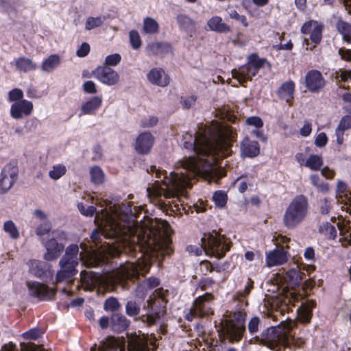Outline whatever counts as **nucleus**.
<instances>
[{"instance_id":"obj_1","label":"nucleus","mask_w":351,"mask_h":351,"mask_svg":"<svg viewBox=\"0 0 351 351\" xmlns=\"http://www.w3.org/2000/svg\"><path fill=\"white\" fill-rule=\"evenodd\" d=\"M129 205H114L97 213L95 223L97 229L91 234L92 242L97 249L85 243L70 245L60 261V270L56 274V282H71L81 260L88 267H95L107 256H115L128 247L136 250L138 245L147 252L168 250L171 244L170 226L165 221L145 220L139 225L135 220Z\"/></svg>"},{"instance_id":"obj_2","label":"nucleus","mask_w":351,"mask_h":351,"mask_svg":"<svg viewBox=\"0 0 351 351\" xmlns=\"http://www.w3.org/2000/svg\"><path fill=\"white\" fill-rule=\"evenodd\" d=\"M237 134L228 125L214 121L198 132L194 138L186 133L183 136V145L186 149H193L195 156L183 159L178 163L175 169L167 176L165 170L151 167L150 171L155 173L156 180L147 189V196L154 204L168 206L173 212H180V206L174 204L173 209L169 201L163 202L162 198L170 199L187 196V190L192 186L191 178L199 176L209 181L217 180L224 176L223 169L216 165L221 158L232 152V141Z\"/></svg>"},{"instance_id":"obj_3","label":"nucleus","mask_w":351,"mask_h":351,"mask_svg":"<svg viewBox=\"0 0 351 351\" xmlns=\"http://www.w3.org/2000/svg\"><path fill=\"white\" fill-rule=\"evenodd\" d=\"M151 265L148 255L141 253L136 263L127 262L111 272L98 274L92 271H82L80 273L82 286L85 291L97 288L102 293L111 291L115 284H121L127 279L136 278L140 274L147 273Z\"/></svg>"},{"instance_id":"obj_4","label":"nucleus","mask_w":351,"mask_h":351,"mask_svg":"<svg viewBox=\"0 0 351 351\" xmlns=\"http://www.w3.org/2000/svg\"><path fill=\"white\" fill-rule=\"evenodd\" d=\"M201 241V248L190 245L187 250L195 255H199L204 251L208 256L221 258L230 248L228 239L218 233L204 234Z\"/></svg>"},{"instance_id":"obj_5","label":"nucleus","mask_w":351,"mask_h":351,"mask_svg":"<svg viewBox=\"0 0 351 351\" xmlns=\"http://www.w3.org/2000/svg\"><path fill=\"white\" fill-rule=\"evenodd\" d=\"M295 326V322L291 319L282 321L274 327L268 328L261 334V341L271 350L278 351V346L285 345L292 337L291 330Z\"/></svg>"},{"instance_id":"obj_6","label":"nucleus","mask_w":351,"mask_h":351,"mask_svg":"<svg viewBox=\"0 0 351 351\" xmlns=\"http://www.w3.org/2000/svg\"><path fill=\"white\" fill-rule=\"evenodd\" d=\"M307 198L303 195L295 197L288 204L283 215V223L289 229H293L302 223L308 212Z\"/></svg>"},{"instance_id":"obj_7","label":"nucleus","mask_w":351,"mask_h":351,"mask_svg":"<svg viewBox=\"0 0 351 351\" xmlns=\"http://www.w3.org/2000/svg\"><path fill=\"white\" fill-rule=\"evenodd\" d=\"M23 97V91L18 88L10 90L8 93V101L11 103L10 114L14 119L29 117L33 112V103Z\"/></svg>"},{"instance_id":"obj_8","label":"nucleus","mask_w":351,"mask_h":351,"mask_svg":"<svg viewBox=\"0 0 351 351\" xmlns=\"http://www.w3.org/2000/svg\"><path fill=\"white\" fill-rule=\"evenodd\" d=\"M264 62V60L259 58L257 56L251 55L246 64L232 71V76L240 84L244 86L245 82L251 81L252 77L258 73V70L263 66Z\"/></svg>"},{"instance_id":"obj_9","label":"nucleus","mask_w":351,"mask_h":351,"mask_svg":"<svg viewBox=\"0 0 351 351\" xmlns=\"http://www.w3.org/2000/svg\"><path fill=\"white\" fill-rule=\"evenodd\" d=\"M245 314L238 311L234 313L231 320L226 321L222 326L223 335L230 341H239L245 331Z\"/></svg>"},{"instance_id":"obj_10","label":"nucleus","mask_w":351,"mask_h":351,"mask_svg":"<svg viewBox=\"0 0 351 351\" xmlns=\"http://www.w3.org/2000/svg\"><path fill=\"white\" fill-rule=\"evenodd\" d=\"M212 300L213 296L208 293L197 298L193 307L186 313L185 318L191 321L195 317H201L212 314Z\"/></svg>"},{"instance_id":"obj_11","label":"nucleus","mask_w":351,"mask_h":351,"mask_svg":"<svg viewBox=\"0 0 351 351\" xmlns=\"http://www.w3.org/2000/svg\"><path fill=\"white\" fill-rule=\"evenodd\" d=\"M308 151L309 148L306 147L305 151L297 153L295 156V160L300 166L310 170H320L324 164L323 157L318 154H310Z\"/></svg>"},{"instance_id":"obj_12","label":"nucleus","mask_w":351,"mask_h":351,"mask_svg":"<svg viewBox=\"0 0 351 351\" xmlns=\"http://www.w3.org/2000/svg\"><path fill=\"white\" fill-rule=\"evenodd\" d=\"M18 167L9 163L2 169L0 173V194L7 193L13 186L18 178Z\"/></svg>"},{"instance_id":"obj_13","label":"nucleus","mask_w":351,"mask_h":351,"mask_svg":"<svg viewBox=\"0 0 351 351\" xmlns=\"http://www.w3.org/2000/svg\"><path fill=\"white\" fill-rule=\"evenodd\" d=\"M93 76L108 86L116 84L119 80L118 73L108 66H98L93 71Z\"/></svg>"},{"instance_id":"obj_14","label":"nucleus","mask_w":351,"mask_h":351,"mask_svg":"<svg viewBox=\"0 0 351 351\" xmlns=\"http://www.w3.org/2000/svg\"><path fill=\"white\" fill-rule=\"evenodd\" d=\"M27 286L29 294L40 300H50L55 295V290L47 285L35 281L27 282Z\"/></svg>"},{"instance_id":"obj_15","label":"nucleus","mask_w":351,"mask_h":351,"mask_svg":"<svg viewBox=\"0 0 351 351\" xmlns=\"http://www.w3.org/2000/svg\"><path fill=\"white\" fill-rule=\"evenodd\" d=\"M154 143V137L152 133L145 132L141 133L136 138L134 149L139 154H147Z\"/></svg>"},{"instance_id":"obj_16","label":"nucleus","mask_w":351,"mask_h":351,"mask_svg":"<svg viewBox=\"0 0 351 351\" xmlns=\"http://www.w3.org/2000/svg\"><path fill=\"white\" fill-rule=\"evenodd\" d=\"M322 25L317 21H309L302 26L301 32L303 34L308 35L311 41L317 45L322 39Z\"/></svg>"},{"instance_id":"obj_17","label":"nucleus","mask_w":351,"mask_h":351,"mask_svg":"<svg viewBox=\"0 0 351 351\" xmlns=\"http://www.w3.org/2000/svg\"><path fill=\"white\" fill-rule=\"evenodd\" d=\"M306 86L312 92L318 91L325 86L322 73L317 70L308 71L305 77Z\"/></svg>"},{"instance_id":"obj_18","label":"nucleus","mask_w":351,"mask_h":351,"mask_svg":"<svg viewBox=\"0 0 351 351\" xmlns=\"http://www.w3.org/2000/svg\"><path fill=\"white\" fill-rule=\"evenodd\" d=\"M148 81L154 85L165 87L169 83V77L160 68L152 69L147 75Z\"/></svg>"},{"instance_id":"obj_19","label":"nucleus","mask_w":351,"mask_h":351,"mask_svg":"<svg viewBox=\"0 0 351 351\" xmlns=\"http://www.w3.org/2000/svg\"><path fill=\"white\" fill-rule=\"evenodd\" d=\"M287 260V254L284 250L276 248L266 253L265 263L269 267L282 265Z\"/></svg>"},{"instance_id":"obj_20","label":"nucleus","mask_w":351,"mask_h":351,"mask_svg":"<svg viewBox=\"0 0 351 351\" xmlns=\"http://www.w3.org/2000/svg\"><path fill=\"white\" fill-rule=\"evenodd\" d=\"M260 154V145L257 141L245 137L241 143V155L242 157L254 158Z\"/></svg>"},{"instance_id":"obj_21","label":"nucleus","mask_w":351,"mask_h":351,"mask_svg":"<svg viewBox=\"0 0 351 351\" xmlns=\"http://www.w3.org/2000/svg\"><path fill=\"white\" fill-rule=\"evenodd\" d=\"M47 252L45 254V258L47 261H53L58 258L63 251L64 246L61 243H58L56 239H51L45 243Z\"/></svg>"},{"instance_id":"obj_22","label":"nucleus","mask_w":351,"mask_h":351,"mask_svg":"<svg viewBox=\"0 0 351 351\" xmlns=\"http://www.w3.org/2000/svg\"><path fill=\"white\" fill-rule=\"evenodd\" d=\"M102 104V98L100 96L93 97L85 101L81 107L80 115L93 114L100 108Z\"/></svg>"},{"instance_id":"obj_23","label":"nucleus","mask_w":351,"mask_h":351,"mask_svg":"<svg viewBox=\"0 0 351 351\" xmlns=\"http://www.w3.org/2000/svg\"><path fill=\"white\" fill-rule=\"evenodd\" d=\"M14 64L17 71L19 72L27 73L35 70L37 64L32 59L20 56L14 60Z\"/></svg>"},{"instance_id":"obj_24","label":"nucleus","mask_w":351,"mask_h":351,"mask_svg":"<svg viewBox=\"0 0 351 351\" xmlns=\"http://www.w3.org/2000/svg\"><path fill=\"white\" fill-rule=\"evenodd\" d=\"M208 29L217 32L226 33L230 31L229 25L223 22L221 17L218 16H212L207 21Z\"/></svg>"},{"instance_id":"obj_25","label":"nucleus","mask_w":351,"mask_h":351,"mask_svg":"<svg viewBox=\"0 0 351 351\" xmlns=\"http://www.w3.org/2000/svg\"><path fill=\"white\" fill-rule=\"evenodd\" d=\"M350 128H351V115H346L341 118L335 130L338 144L341 145L343 143L344 132Z\"/></svg>"},{"instance_id":"obj_26","label":"nucleus","mask_w":351,"mask_h":351,"mask_svg":"<svg viewBox=\"0 0 351 351\" xmlns=\"http://www.w3.org/2000/svg\"><path fill=\"white\" fill-rule=\"evenodd\" d=\"M338 201L346 205L351 206V191L347 190V185L342 181H338L336 189Z\"/></svg>"},{"instance_id":"obj_27","label":"nucleus","mask_w":351,"mask_h":351,"mask_svg":"<svg viewBox=\"0 0 351 351\" xmlns=\"http://www.w3.org/2000/svg\"><path fill=\"white\" fill-rule=\"evenodd\" d=\"M124 348L125 345L121 340L109 337L98 351H124Z\"/></svg>"},{"instance_id":"obj_28","label":"nucleus","mask_w":351,"mask_h":351,"mask_svg":"<svg viewBox=\"0 0 351 351\" xmlns=\"http://www.w3.org/2000/svg\"><path fill=\"white\" fill-rule=\"evenodd\" d=\"M294 90V83L291 81H289L281 85L278 90V93L282 99L285 100L287 102H289L293 97Z\"/></svg>"},{"instance_id":"obj_29","label":"nucleus","mask_w":351,"mask_h":351,"mask_svg":"<svg viewBox=\"0 0 351 351\" xmlns=\"http://www.w3.org/2000/svg\"><path fill=\"white\" fill-rule=\"evenodd\" d=\"M61 63V58L57 54H52L45 59L41 64L44 72L49 73L56 69Z\"/></svg>"},{"instance_id":"obj_30","label":"nucleus","mask_w":351,"mask_h":351,"mask_svg":"<svg viewBox=\"0 0 351 351\" xmlns=\"http://www.w3.org/2000/svg\"><path fill=\"white\" fill-rule=\"evenodd\" d=\"M128 351H149L145 341L139 336H134L128 341Z\"/></svg>"},{"instance_id":"obj_31","label":"nucleus","mask_w":351,"mask_h":351,"mask_svg":"<svg viewBox=\"0 0 351 351\" xmlns=\"http://www.w3.org/2000/svg\"><path fill=\"white\" fill-rule=\"evenodd\" d=\"M170 50V45L165 43H153L147 47V53L152 55H161Z\"/></svg>"},{"instance_id":"obj_32","label":"nucleus","mask_w":351,"mask_h":351,"mask_svg":"<svg viewBox=\"0 0 351 351\" xmlns=\"http://www.w3.org/2000/svg\"><path fill=\"white\" fill-rule=\"evenodd\" d=\"M313 303L311 305H303L298 311V319L300 322L304 324L309 323L311 319L312 308Z\"/></svg>"},{"instance_id":"obj_33","label":"nucleus","mask_w":351,"mask_h":351,"mask_svg":"<svg viewBox=\"0 0 351 351\" xmlns=\"http://www.w3.org/2000/svg\"><path fill=\"white\" fill-rule=\"evenodd\" d=\"M159 25L158 22L151 18L146 17L143 20V31L145 34H154L158 32Z\"/></svg>"},{"instance_id":"obj_34","label":"nucleus","mask_w":351,"mask_h":351,"mask_svg":"<svg viewBox=\"0 0 351 351\" xmlns=\"http://www.w3.org/2000/svg\"><path fill=\"white\" fill-rule=\"evenodd\" d=\"M90 176L91 182L95 184H101L105 181V174L102 169L97 166L90 168Z\"/></svg>"},{"instance_id":"obj_35","label":"nucleus","mask_w":351,"mask_h":351,"mask_svg":"<svg viewBox=\"0 0 351 351\" xmlns=\"http://www.w3.org/2000/svg\"><path fill=\"white\" fill-rule=\"evenodd\" d=\"M177 21L180 28L186 30H192L195 26V21L189 16L180 14L177 16Z\"/></svg>"},{"instance_id":"obj_36","label":"nucleus","mask_w":351,"mask_h":351,"mask_svg":"<svg viewBox=\"0 0 351 351\" xmlns=\"http://www.w3.org/2000/svg\"><path fill=\"white\" fill-rule=\"evenodd\" d=\"M339 32L348 43H351V25L348 23L339 21L337 24Z\"/></svg>"},{"instance_id":"obj_37","label":"nucleus","mask_w":351,"mask_h":351,"mask_svg":"<svg viewBox=\"0 0 351 351\" xmlns=\"http://www.w3.org/2000/svg\"><path fill=\"white\" fill-rule=\"evenodd\" d=\"M66 173V168L65 165L62 164H57L53 165L49 170V176L51 179L57 180L61 178L63 176H64Z\"/></svg>"},{"instance_id":"obj_38","label":"nucleus","mask_w":351,"mask_h":351,"mask_svg":"<svg viewBox=\"0 0 351 351\" xmlns=\"http://www.w3.org/2000/svg\"><path fill=\"white\" fill-rule=\"evenodd\" d=\"M319 231L325 237L329 239H335L337 236L336 228L334 226L328 222L320 226Z\"/></svg>"},{"instance_id":"obj_39","label":"nucleus","mask_w":351,"mask_h":351,"mask_svg":"<svg viewBox=\"0 0 351 351\" xmlns=\"http://www.w3.org/2000/svg\"><path fill=\"white\" fill-rule=\"evenodd\" d=\"M3 230L13 239H17L20 237L18 228L11 220L6 221L3 223Z\"/></svg>"},{"instance_id":"obj_40","label":"nucleus","mask_w":351,"mask_h":351,"mask_svg":"<svg viewBox=\"0 0 351 351\" xmlns=\"http://www.w3.org/2000/svg\"><path fill=\"white\" fill-rule=\"evenodd\" d=\"M104 21V18L101 16H88L85 21L84 27L86 30H91L101 26Z\"/></svg>"},{"instance_id":"obj_41","label":"nucleus","mask_w":351,"mask_h":351,"mask_svg":"<svg viewBox=\"0 0 351 351\" xmlns=\"http://www.w3.org/2000/svg\"><path fill=\"white\" fill-rule=\"evenodd\" d=\"M111 323L112 329L117 332L124 330L128 326L125 318L119 315L113 316L112 317Z\"/></svg>"},{"instance_id":"obj_42","label":"nucleus","mask_w":351,"mask_h":351,"mask_svg":"<svg viewBox=\"0 0 351 351\" xmlns=\"http://www.w3.org/2000/svg\"><path fill=\"white\" fill-rule=\"evenodd\" d=\"M311 184L322 192L326 193L329 190V186L327 183L323 182L317 174H313L310 176Z\"/></svg>"},{"instance_id":"obj_43","label":"nucleus","mask_w":351,"mask_h":351,"mask_svg":"<svg viewBox=\"0 0 351 351\" xmlns=\"http://www.w3.org/2000/svg\"><path fill=\"white\" fill-rule=\"evenodd\" d=\"M29 272L34 276H40L43 274V263L36 260H31L27 263Z\"/></svg>"},{"instance_id":"obj_44","label":"nucleus","mask_w":351,"mask_h":351,"mask_svg":"<svg viewBox=\"0 0 351 351\" xmlns=\"http://www.w3.org/2000/svg\"><path fill=\"white\" fill-rule=\"evenodd\" d=\"M227 199L226 193L221 191H216L213 196V200L215 206L219 208H223L226 206Z\"/></svg>"},{"instance_id":"obj_45","label":"nucleus","mask_w":351,"mask_h":351,"mask_svg":"<svg viewBox=\"0 0 351 351\" xmlns=\"http://www.w3.org/2000/svg\"><path fill=\"white\" fill-rule=\"evenodd\" d=\"M130 43L132 47L138 49L141 47L142 41L138 32L136 30H132L129 33Z\"/></svg>"},{"instance_id":"obj_46","label":"nucleus","mask_w":351,"mask_h":351,"mask_svg":"<svg viewBox=\"0 0 351 351\" xmlns=\"http://www.w3.org/2000/svg\"><path fill=\"white\" fill-rule=\"evenodd\" d=\"M287 276L290 279L291 283L294 285H298L302 280L300 272L296 269L289 270Z\"/></svg>"},{"instance_id":"obj_47","label":"nucleus","mask_w":351,"mask_h":351,"mask_svg":"<svg viewBox=\"0 0 351 351\" xmlns=\"http://www.w3.org/2000/svg\"><path fill=\"white\" fill-rule=\"evenodd\" d=\"M77 208L80 213L86 217L93 216L96 212V208L95 206H89L86 208L82 203H79Z\"/></svg>"},{"instance_id":"obj_48","label":"nucleus","mask_w":351,"mask_h":351,"mask_svg":"<svg viewBox=\"0 0 351 351\" xmlns=\"http://www.w3.org/2000/svg\"><path fill=\"white\" fill-rule=\"evenodd\" d=\"M121 60V57L119 53H112L106 57L105 64L107 66H114L117 65Z\"/></svg>"},{"instance_id":"obj_49","label":"nucleus","mask_w":351,"mask_h":351,"mask_svg":"<svg viewBox=\"0 0 351 351\" xmlns=\"http://www.w3.org/2000/svg\"><path fill=\"white\" fill-rule=\"evenodd\" d=\"M228 14L231 19L239 21L244 27L248 26V22L245 16L239 14L234 10H230Z\"/></svg>"},{"instance_id":"obj_50","label":"nucleus","mask_w":351,"mask_h":351,"mask_svg":"<svg viewBox=\"0 0 351 351\" xmlns=\"http://www.w3.org/2000/svg\"><path fill=\"white\" fill-rule=\"evenodd\" d=\"M201 270L202 272H212L215 271L217 272H221V267L218 266H214L210 262L205 261L201 262Z\"/></svg>"},{"instance_id":"obj_51","label":"nucleus","mask_w":351,"mask_h":351,"mask_svg":"<svg viewBox=\"0 0 351 351\" xmlns=\"http://www.w3.org/2000/svg\"><path fill=\"white\" fill-rule=\"evenodd\" d=\"M119 307V302L114 298H110L106 300L104 308L106 311H114Z\"/></svg>"},{"instance_id":"obj_52","label":"nucleus","mask_w":351,"mask_h":351,"mask_svg":"<svg viewBox=\"0 0 351 351\" xmlns=\"http://www.w3.org/2000/svg\"><path fill=\"white\" fill-rule=\"evenodd\" d=\"M158 118L155 116H149L147 117H145L141 121V126L143 128H152L154 125H156L158 123Z\"/></svg>"},{"instance_id":"obj_53","label":"nucleus","mask_w":351,"mask_h":351,"mask_svg":"<svg viewBox=\"0 0 351 351\" xmlns=\"http://www.w3.org/2000/svg\"><path fill=\"white\" fill-rule=\"evenodd\" d=\"M245 123L248 125L254 126L256 128H261L263 125L262 119L258 117H250L246 119Z\"/></svg>"},{"instance_id":"obj_54","label":"nucleus","mask_w":351,"mask_h":351,"mask_svg":"<svg viewBox=\"0 0 351 351\" xmlns=\"http://www.w3.org/2000/svg\"><path fill=\"white\" fill-rule=\"evenodd\" d=\"M156 302L158 303L160 305H161L162 303H165L164 298L162 297H160V291L158 290L155 291L154 299H150L147 301L148 308L151 310H154L153 304Z\"/></svg>"},{"instance_id":"obj_55","label":"nucleus","mask_w":351,"mask_h":351,"mask_svg":"<svg viewBox=\"0 0 351 351\" xmlns=\"http://www.w3.org/2000/svg\"><path fill=\"white\" fill-rule=\"evenodd\" d=\"M328 143V137L326 133L318 134L315 138V145L318 147H324Z\"/></svg>"},{"instance_id":"obj_56","label":"nucleus","mask_w":351,"mask_h":351,"mask_svg":"<svg viewBox=\"0 0 351 351\" xmlns=\"http://www.w3.org/2000/svg\"><path fill=\"white\" fill-rule=\"evenodd\" d=\"M127 313L130 316L136 315L139 312V307L134 302H128L126 305Z\"/></svg>"},{"instance_id":"obj_57","label":"nucleus","mask_w":351,"mask_h":351,"mask_svg":"<svg viewBox=\"0 0 351 351\" xmlns=\"http://www.w3.org/2000/svg\"><path fill=\"white\" fill-rule=\"evenodd\" d=\"M90 49V45L87 43H83L77 50L76 54L80 58L85 57L89 53Z\"/></svg>"},{"instance_id":"obj_58","label":"nucleus","mask_w":351,"mask_h":351,"mask_svg":"<svg viewBox=\"0 0 351 351\" xmlns=\"http://www.w3.org/2000/svg\"><path fill=\"white\" fill-rule=\"evenodd\" d=\"M259 318L257 317H252L248 323V330L250 333H254L258 330Z\"/></svg>"},{"instance_id":"obj_59","label":"nucleus","mask_w":351,"mask_h":351,"mask_svg":"<svg viewBox=\"0 0 351 351\" xmlns=\"http://www.w3.org/2000/svg\"><path fill=\"white\" fill-rule=\"evenodd\" d=\"M339 241L343 246L351 245V232L345 231L343 232H341V238Z\"/></svg>"},{"instance_id":"obj_60","label":"nucleus","mask_w":351,"mask_h":351,"mask_svg":"<svg viewBox=\"0 0 351 351\" xmlns=\"http://www.w3.org/2000/svg\"><path fill=\"white\" fill-rule=\"evenodd\" d=\"M84 90L90 94H94L97 93V88L95 84L93 81H86L83 84Z\"/></svg>"},{"instance_id":"obj_61","label":"nucleus","mask_w":351,"mask_h":351,"mask_svg":"<svg viewBox=\"0 0 351 351\" xmlns=\"http://www.w3.org/2000/svg\"><path fill=\"white\" fill-rule=\"evenodd\" d=\"M321 174L327 179H333L335 176V172L333 169L328 167L321 168Z\"/></svg>"},{"instance_id":"obj_62","label":"nucleus","mask_w":351,"mask_h":351,"mask_svg":"<svg viewBox=\"0 0 351 351\" xmlns=\"http://www.w3.org/2000/svg\"><path fill=\"white\" fill-rule=\"evenodd\" d=\"M312 132V125L310 123H305L300 130V134L304 137L308 136Z\"/></svg>"},{"instance_id":"obj_63","label":"nucleus","mask_w":351,"mask_h":351,"mask_svg":"<svg viewBox=\"0 0 351 351\" xmlns=\"http://www.w3.org/2000/svg\"><path fill=\"white\" fill-rule=\"evenodd\" d=\"M51 230V226L49 223L41 224L36 228V233L38 235L42 236L49 232Z\"/></svg>"},{"instance_id":"obj_64","label":"nucleus","mask_w":351,"mask_h":351,"mask_svg":"<svg viewBox=\"0 0 351 351\" xmlns=\"http://www.w3.org/2000/svg\"><path fill=\"white\" fill-rule=\"evenodd\" d=\"M289 241V239L287 238L285 236L282 235H274L272 241L274 243V244L276 245V247L280 246L283 243H286Z\"/></svg>"}]
</instances>
